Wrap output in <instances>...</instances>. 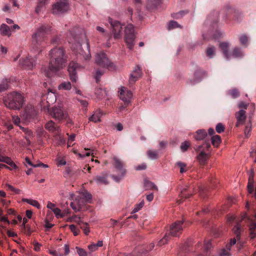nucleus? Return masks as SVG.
Returning a JSON list of instances; mask_svg holds the SVG:
<instances>
[{"label":"nucleus","mask_w":256,"mask_h":256,"mask_svg":"<svg viewBox=\"0 0 256 256\" xmlns=\"http://www.w3.org/2000/svg\"><path fill=\"white\" fill-rule=\"evenodd\" d=\"M76 135L74 134H72L70 136L68 139V146H70L72 142H73L74 140Z\"/></svg>","instance_id":"59"},{"label":"nucleus","mask_w":256,"mask_h":256,"mask_svg":"<svg viewBox=\"0 0 256 256\" xmlns=\"http://www.w3.org/2000/svg\"><path fill=\"white\" fill-rule=\"evenodd\" d=\"M0 162H5L14 168H16V164L12 161V160L9 157L2 156V157L0 159Z\"/></svg>","instance_id":"29"},{"label":"nucleus","mask_w":256,"mask_h":256,"mask_svg":"<svg viewBox=\"0 0 256 256\" xmlns=\"http://www.w3.org/2000/svg\"><path fill=\"white\" fill-rule=\"evenodd\" d=\"M170 237L168 233H166L164 236L162 238L158 243V246H162L167 243V242L170 240Z\"/></svg>","instance_id":"37"},{"label":"nucleus","mask_w":256,"mask_h":256,"mask_svg":"<svg viewBox=\"0 0 256 256\" xmlns=\"http://www.w3.org/2000/svg\"><path fill=\"white\" fill-rule=\"evenodd\" d=\"M142 76V70L138 66L134 68L132 72L130 74L128 80V84L133 85Z\"/></svg>","instance_id":"15"},{"label":"nucleus","mask_w":256,"mask_h":256,"mask_svg":"<svg viewBox=\"0 0 256 256\" xmlns=\"http://www.w3.org/2000/svg\"><path fill=\"white\" fill-rule=\"evenodd\" d=\"M50 114L54 118L60 121L66 120L68 117V113L62 103L52 107L50 110Z\"/></svg>","instance_id":"6"},{"label":"nucleus","mask_w":256,"mask_h":256,"mask_svg":"<svg viewBox=\"0 0 256 256\" xmlns=\"http://www.w3.org/2000/svg\"><path fill=\"white\" fill-rule=\"evenodd\" d=\"M51 32V26L48 25H42L38 28L32 37V44L36 48L42 44L47 34Z\"/></svg>","instance_id":"4"},{"label":"nucleus","mask_w":256,"mask_h":256,"mask_svg":"<svg viewBox=\"0 0 256 256\" xmlns=\"http://www.w3.org/2000/svg\"><path fill=\"white\" fill-rule=\"evenodd\" d=\"M206 136L207 132L203 129L198 130L194 136V138L196 140H204Z\"/></svg>","instance_id":"26"},{"label":"nucleus","mask_w":256,"mask_h":256,"mask_svg":"<svg viewBox=\"0 0 256 256\" xmlns=\"http://www.w3.org/2000/svg\"><path fill=\"white\" fill-rule=\"evenodd\" d=\"M182 221H178L174 223L170 228V236H178L182 233L184 226Z\"/></svg>","instance_id":"14"},{"label":"nucleus","mask_w":256,"mask_h":256,"mask_svg":"<svg viewBox=\"0 0 256 256\" xmlns=\"http://www.w3.org/2000/svg\"><path fill=\"white\" fill-rule=\"evenodd\" d=\"M120 98L125 103L130 102L132 96V92L124 86H122L119 90Z\"/></svg>","instance_id":"16"},{"label":"nucleus","mask_w":256,"mask_h":256,"mask_svg":"<svg viewBox=\"0 0 256 256\" xmlns=\"http://www.w3.org/2000/svg\"><path fill=\"white\" fill-rule=\"evenodd\" d=\"M60 42V38L58 36H55L51 40V44H58Z\"/></svg>","instance_id":"57"},{"label":"nucleus","mask_w":256,"mask_h":256,"mask_svg":"<svg viewBox=\"0 0 256 256\" xmlns=\"http://www.w3.org/2000/svg\"><path fill=\"white\" fill-rule=\"evenodd\" d=\"M85 200L83 198L78 196L75 200L70 203L72 208L76 212H78L82 210L85 204Z\"/></svg>","instance_id":"17"},{"label":"nucleus","mask_w":256,"mask_h":256,"mask_svg":"<svg viewBox=\"0 0 256 256\" xmlns=\"http://www.w3.org/2000/svg\"><path fill=\"white\" fill-rule=\"evenodd\" d=\"M84 68V66L78 64V63L74 62H71L68 68V70L69 72L70 78L71 81L73 82H76L78 80V75L76 71L80 70H82Z\"/></svg>","instance_id":"12"},{"label":"nucleus","mask_w":256,"mask_h":256,"mask_svg":"<svg viewBox=\"0 0 256 256\" xmlns=\"http://www.w3.org/2000/svg\"><path fill=\"white\" fill-rule=\"evenodd\" d=\"M69 4L67 0H59L52 6V12L54 14H61L68 12Z\"/></svg>","instance_id":"11"},{"label":"nucleus","mask_w":256,"mask_h":256,"mask_svg":"<svg viewBox=\"0 0 256 256\" xmlns=\"http://www.w3.org/2000/svg\"><path fill=\"white\" fill-rule=\"evenodd\" d=\"M108 22L110 24V30L114 38L116 40L120 39L122 36V24L112 18H108Z\"/></svg>","instance_id":"8"},{"label":"nucleus","mask_w":256,"mask_h":256,"mask_svg":"<svg viewBox=\"0 0 256 256\" xmlns=\"http://www.w3.org/2000/svg\"><path fill=\"white\" fill-rule=\"evenodd\" d=\"M52 212L58 218H63L64 216V215L61 212V210L58 208H54Z\"/></svg>","instance_id":"48"},{"label":"nucleus","mask_w":256,"mask_h":256,"mask_svg":"<svg viewBox=\"0 0 256 256\" xmlns=\"http://www.w3.org/2000/svg\"><path fill=\"white\" fill-rule=\"evenodd\" d=\"M11 28L5 24H2L0 26V32L2 36L10 37L12 35Z\"/></svg>","instance_id":"24"},{"label":"nucleus","mask_w":256,"mask_h":256,"mask_svg":"<svg viewBox=\"0 0 256 256\" xmlns=\"http://www.w3.org/2000/svg\"><path fill=\"white\" fill-rule=\"evenodd\" d=\"M244 55V54L242 49L236 47L233 50L231 56L234 58H241L243 57Z\"/></svg>","instance_id":"28"},{"label":"nucleus","mask_w":256,"mask_h":256,"mask_svg":"<svg viewBox=\"0 0 256 256\" xmlns=\"http://www.w3.org/2000/svg\"><path fill=\"white\" fill-rule=\"evenodd\" d=\"M240 43L242 45H243L245 46H248V38L246 34H242L240 36Z\"/></svg>","instance_id":"44"},{"label":"nucleus","mask_w":256,"mask_h":256,"mask_svg":"<svg viewBox=\"0 0 256 256\" xmlns=\"http://www.w3.org/2000/svg\"><path fill=\"white\" fill-rule=\"evenodd\" d=\"M188 12V11H187V10H186V11L182 10V11H180V12H176V13H174V14H172V18H174L178 19V18H182L184 14H187Z\"/></svg>","instance_id":"42"},{"label":"nucleus","mask_w":256,"mask_h":256,"mask_svg":"<svg viewBox=\"0 0 256 256\" xmlns=\"http://www.w3.org/2000/svg\"><path fill=\"white\" fill-rule=\"evenodd\" d=\"M250 237L252 238H256V222H252L250 226Z\"/></svg>","instance_id":"40"},{"label":"nucleus","mask_w":256,"mask_h":256,"mask_svg":"<svg viewBox=\"0 0 256 256\" xmlns=\"http://www.w3.org/2000/svg\"><path fill=\"white\" fill-rule=\"evenodd\" d=\"M8 82L6 80H3L0 84V92H2L8 88Z\"/></svg>","instance_id":"46"},{"label":"nucleus","mask_w":256,"mask_h":256,"mask_svg":"<svg viewBox=\"0 0 256 256\" xmlns=\"http://www.w3.org/2000/svg\"><path fill=\"white\" fill-rule=\"evenodd\" d=\"M94 180L98 184H107L108 182L107 178V174L102 173L100 175L97 176L94 179Z\"/></svg>","instance_id":"23"},{"label":"nucleus","mask_w":256,"mask_h":256,"mask_svg":"<svg viewBox=\"0 0 256 256\" xmlns=\"http://www.w3.org/2000/svg\"><path fill=\"white\" fill-rule=\"evenodd\" d=\"M216 53V48L214 46L208 47L206 50V54L210 58L214 57Z\"/></svg>","instance_id":"35"},{"label":"nucleus","mask_w":256,"mask_h":256,"mask_svg":"<svg viewBox=\"0 0 256 256\" xmlns=\"http://www.w3.org/2000/svg\"><path fill=\"white\" fill-rule=\"evenodd\" d=\"M70 37L69 43L71 44V48L74 52L82 56L84 60H88L91 58L90 54V44L88 40L84 46L85 50L82 47V42L86 36L83 33V30L76 28L73 31L70 32Z\"/></svg>","instance_id":"2"},{"label":"nucleus","mask_w":256,"mask_h":256,"mask_svg":"<svg viewBox=\"0 0 256 256\" xmlns=\"http://www.w3.org/2000/svg\"><path fill=\"white\" fill-rule=\"evenodd\" d=\"M70 229L73 232L74 236H76L78 234L80 230L76 229V226L74 224H71L69 226Z\"/></svg>","instance_id":"50"},{"label":"nucleus","mask_w":256,"mask_h":256,"mask_svg":"<svg viewBox=\"0 0 256 256\" xmlns=\"http://www.w3.org/2000/svg\"><path fill=\"white\" fill-rule=\"evenodd\" d=\"M88 249L92 251V252H94V251H96V250H98V248L97 247L96 245V244H92L88 246Z\"/></svg>","instance_id":"62"},{"label":"nucleus","mask_w":256,"mask_h":256,"mask_svg":"<svg viewBox=\"0 0 256 256\" xmlns=\"http://www.w3.org/2000/svg\"><path fill=\"white\" fill-rule=\"evenodd\" d=\"M212 144L215 146H218L220 142V137L218 135H216L211 138Z\"/></svg>","instance_id":"38"},{"label":"nucleus","mask_w":256,"mask_h":256,"mask_svg":"<svg viewBox=\"0 0 256 256\" xmlns=\"http://www.w3.org/2000/svg\"><path fill=\"white\" fill-rule=\"evenodd\" d=\"M11 4H6L2 8V10L4 12H10Z\"/></svg>","instance_id":"61"},{"label":"nucleus","mask_w":256,"mask_h":256,"mask_svg":"<svg viewBox=\"0 0 256 256\" xmlns=\"http://www.w3.org/2000/svg\"><path fill=\"white\" fill-rule=\"evenodd\" d=\"M114 168L120 172V174L116 176L112 174V178L116 182H120L124 176L126 170L124 168V164L118 158L114 157Z\"/></svg>","instance_id":"10"},{"label":"nucleus","mask_w":256,"mask_h":256,"mask_svg":"<svg viewBox=\"0 0 256 256\" xmlns=\"http://www.w3.org/2000/svg\"><path fill=\"white\" fill-rule=\"evenodd\" d=\"M176 28H181L180 26L175 21L171 20L168 25V29L170 30Z\"/></svg>","instance_id":"41"},{"label":"nucleus","mask_w":256,"mask_h":256,"mask_svg":"<svg viewBox=\"0 0 256 256\" xmlns=\"http://www.w3.org/2000/svg\"><path fill=\"white\" fill-rule=\"evenodd\" d=\"M80 196H82L85 200V202L88 201L92 198V195L90 194L87 192H84L80 193Z\"/></svg>","instance_id":"47"},{"label":"nucleus","mask_w":256,"mask_h":256,"mask_svg":"<svg viewBox=\"0 0 256 256\" xmlns=\"http://www.w3.org/2000/svg\"><path fill=\"white\" fill-rule=\"evenodd\" d=\"M50 253L53 256H62V254L59 252H57L56 250H50Z\"/></svg>","instance_id":"63"},{"label":"nucleus","mask_w":256,"mask_h":256,"mask_svg":"<svg viewBox=\"0 0 256 256\" xmlns=\"http://www.w3.org/2000/svg\"><path fill=\"white\" fill-rule=\"evenodd\" d=\"M57 165L58 166H62L66 164V160L64 156L62 154H58L56 158Z\"/></svg>","instance_id":"34"},{"label":"nucleus","mask_w":256,"mask_h":256,"mask_svg":"<svg viewBox=\"0 0 256 256\" xmlns=\"http://www.w3.org/2000/svg\"><path fill=\"white\" fill-rule=\"evenodd\" d=\"M56 94L52 92H48L46 96L47 102L50 104L56 102Z\"/></svg>","instance_id":"31"},{"label":"nucleus","mask_w":256,"mask_h":256,"mask_svg":"<svg viewBox=\"0 0 256 256\" xmlns=\"http://www.w3.org/2000/svg\"><path fill=\"white\" fill-rule=\"evenodd\" d=\"M211 245L212 244L210 241L208 240L206 242H205L204 244L205 249L207 250H209L211 248Z\"/></svg>","instance_id":"64"},{"label":"nucleus","mask_w":256,"mask_h":256,"mask_svg":"<svg viewBox=\"0 0 256 256\" xmlns=\"http://www.w3.org/2000/svg\"><path fill=\"white\" fill-rule=\"evenodd\" d=\"M147 155L148 158L151 160H156L158 158V152L153 150H148L147 152Z\"/></svg>","instance_id":"36"},{"label":"nucleus","mask_w":256,"mask_h":256,"mask_svg":"<svg viewBox=\"0 0 256 256\" xmlns=\"http://www.w3.org/2000/svg\"><path fill=\"white\" fill-rule=\"evenodd\" d=\"M104 72L102 70H98L96 72L95 78L96 82L100 81L101 76L104 74Z\"/></svg>","instance_id":"49"},{"label":"nucleus","mask_w":256,"mask_h":256,"mask_svg":"<svg viewBox=\"0 0 256 256\" xmlns=\"http://www.w3.org/2000/svg\"><path fill=\"white\" fill-rule=\"evenodd\" d=\"M72 88L71 83L68 81H64L58 86V89L62 90H70Z\"/></svg>","instance_id":"27"},{"label":"nucleus","mask_w":256,"mask_h":256,"mask_svg":"<svg viewBox=\"0 0 256 256\" xmlns=\"http://www.w3.org/2000/svg\"><path fill=\"white\" fill-rule=\"evenodd\" d=\"M48 57V68H42L46 75L49 78L59 76L60 70L65 67L66 64L67 56L65 50L62 47H55L49 52Z\"/></svg>","instance_id":"1"},{"label":"nucleus","mask_w":256,"mask_h":256,"mask_svg":"<svg viewBox=\"0 0 256 256\" xmlns=\"http://www.w3.org/2000/svg\"><path fill=\"white\" fill-rule=\"evenodd\" d=\"M102 116V112L100 110L94 111L93 114L89 118V120L94 122H100V118Z\"/></svg>","instance_id":"25"},{"label":"nucleus","mask_w":256,"mask_h":256,"mask_svg":"<svg viewBox=\"0 0 256 256\" xmlns=\"http://www.w3.org/2000/svg\"><path fill=\"white\" fill-rule=\"evenodd\" d=\"M95 62L100 66L106 68L108 70H113L116 69L115 64L111 62L106 54L102 52L96 54Z\"/></svg>","instance_id":"7"},{"label":"nucleus","mask_w":256,"mask_h":256,"mask_svg":"<svg viewBox=\"0 0 256 256\" xmlns=\"http://www.w3.org/2000/svg\"><path fill=\"white\" fill-rule=\"evenodd\" d=\"M234 232L235 233L236 238L238 239H240V226H236L234 228Z\"/></svg>","instance_id":"56"},{"label":"nucleus","mask_w":256,"mask_h":256,"mask_svg":"<svg viewBox=\"0 0 256 256\" xmlns=\"http://www.w3.org/2000/svg\"><path fill=\"white\" fill-rule=\"evenodd\" d=\"M22 201L24 202H26L28 204L38 208H40V204L36 200H32V199H28V198H22Z\"/></svg>","instance_id":"33"},{"label":"nucleus","mask_w":256,"mask_h":256,"mask_svg":"<svg viewBox=\"0 0 256 256\" xmlns=\"http://www.w3.org/2000/svg\"><path fill=\"white\" fill-rule=\"evenodd\" d=\"M228 94L232 96V97L234 98H236L239 96L240 93L236 88H234L231 90H230L228 92Z\"/></svg>","instance_id":"43"},{"label":"nucleus","mask_w":256,"mask_h":256,"mask_svg":"<svg viewBox=\"0 0 256 256\" xmlns=\"http://www.w3.org/2000/svg\"><path fill=\"white\" fill-rule=\"evenodd\" d=\"M190 146V142L189 141L186 140L181 144L180 148L182 152H185L188 150Z\"/></svg>","instance_id":"39"},{"label":"nucleus","mask_w":256,"mask_h":256,"mask_svg":"<svg viewBox=\"0 0 256 256\" xmlns=\"http://www.w3.org/2000/svg\"><path fill=\"white\" fill-rule=\"evenodd\" d=\"M81 228H82L84 230V232L86 235H88L90 232V228L88 226V224L84 223V226H81Z\"/></svg>","instance_id":"58"},{"label":"nucleus","mask_w":256,"mask_h":256,"mask_svg":"<svg viewBox=\"0 0 256 256\" xmlns=\"http://www.w3.org/2000/svg\"><path fill=\"white\" fill-rule=\"evenodd\" d=\"M144 202L142 201L139 204H136L132 210V213L134 214L138 212L144 206Z\"/></svg>","instance_id":"45"},{"label":"nucleus","mask_w":256,"mask_h":256,"mask_svg":"<svg viewBox=\"0 0 256 256\" xmlns=\"http://www.w3.org/2000/svg\"><path fill=\"white\" fill-rule=\"evenodd\" d=\"M176 165L180 168V172L183 173L184 172V168L186 167V164L185 163L178 162L176 163Z\"/></svg>","instance_id":"51"},{"label":"nucleus","mask_w":256,"mask_h":256,"mask_svg":"<svg viewBox=\"0 0 256 256\" xmlns=\"http://www.w3.org/2000/svg\"><path fill=\"white\" fill-rule=\"evenodd\" d=\"M210 144L209 140H206L201 145L196 146L194 148L197 153L196 158L199 163L204 164L210 156Z\"/></svg>","instance_id":"5"},{"label":"nucleus","mask_w":256,"mask_h":256,"mask_svg":"<svg viewBox=\"0 0 256 256\" xmlns=\"http://www.w3.org/2000/svg\"><path fill=\"white\" fill-rule=\"evenodd\" d=\"M251 127L252 125L250 123L248 124L246 126V128L244 130V135L246 138L248 137L250 135V133L251 131Z\"/></svg>","instance_id":"52"},{"label":"nucleus","mask_w":256,"mask_h":256,"mask_svg":"<svg viewBox=\"0 0 256 256\" xmlns=\"http://www.w3.org/2000/svg\"><path fill=\"white\" fill-rule=\"evenodd\" d=\"M85 150H88V152H86V154H78V155L82 158H83L85 156H94V154H96V151L94 150V149H90V148H84Z\"/></svg>","instance_id":"30"},{"label":"nucleus","mask_w":256,"mask_h":256,"mask_svg":"<svg viewBox=\"0 0 256 256\" xmlns=\"http://www.w3.org/2000/svg\"><path fill=\"white\" fill-rule=\"evenodd\" d=\"M45 128L50 132L52 133L54 136H58L60 134V127L56 124L52 120H50L45 124Z\"/></svg>","instance_id":"18"},{"label":"nucleus","mask_w":256,"mask_h":256,"mask_svg":"<svg viewBox=\"0 0 256 256\" xmlns=\"http://www.w3.org/2000/svg\"><path fill=\"white\" fill-rule=\"evenodd\" d=\"M36 57L28 56L20 60V65L25 69L32 70L36 65Z\"/></svg>","instance_id":"13"},{"label":"nucleus","mask_w":256,"mask_h":256,"mask_svg":"<svg viewBox=\"0 0 256 256\" xmlns=\"http://www.w3.org/2000/svg\"><path fill=\"white\" fill-rule=\"evenodd\" d=\"M216 130L217 132L220 134L224 131V127L222 124L218 123L216 126Z\"/></svg>","instance_id":"53"},{"label":"nucleus","mask_w":256,"mask_h":256,"mask_svg":"<svg viewBox=\"0 0 256 256\" xmlns=\"http://www.w3.org/2000/svg\"><path fill=\"white\" fill-rule=\"evenodd\" d=\"M146 168V165L145 163H142L140 165L135 167V170H144Z\"/></svg>","instance_id":"60"},{"label":"nucleus","mask_w":256,"mask_h":256,"mask_svg":"<svg viewBox=\"0 0 256 256\" xmlns=\"http://www.w3.org/2000/svg\"><path fill=\"white\" fill-rule=\"evenodd\" d=\"M124 41L128 48L130 50H132L134 44L135 32L134 26L132 24H128L124 28Z\"/></svg>","instance_id":"9"},{"label":"nucleus","mask_w":256,"mask_h":256,"mask_svg":"<svg viewBox=\"0 0 256 256\" xmlns=\"http://www.w3.org/2000/svg\"><path fill=\"white\" fill-rule=\"evenodd\" d=\"M3 101L6 107L12 110H20L24 104V98L17 92L8 94L4 97Z\"/></svg>","instance_id":"3"},{"label":"nucleus","mask_w":256,"mask_h":256,"mask_svg":"<svg viewBox=\"0 0 256 256\" xmlns=\"http://www.w3.org/2000/svg\"><path fill=\"white\" fill-rule=\"evenodd\" d=\"M20 128L24 133V136L26 140L28 145L30 146L31 144L30 139L34 136L32 132L26 128H24L22 126H20Z\"/></svg>","instance_id":"22"},{"label":"nucleus","mask_w":256,"mask_h":256,"mask_svg":"<svg viewBox=\"0 0 256 256\" xmlns=\"http://www.w3.org/2000/svg\"><path fill=\"white\" fill-rule=\"evenodd\" d=\"M77 252L79 256H87L86 253L84 250L82 248L76 247Z\"/></svg>","instance_id":"54"},{"label":"nucleus","mask_w":256,"mask_h":256,"mask_svg":"<svg viewBox=\"0 0 256 256\" xmlns=\"http://www.w3.org/2000/svg\"><path fill=\"white\" fill-rule=\"evenodd\" d=\"M230 44L228 42H222L220 44V48L222 52L224 58L228 60L231 58V54L229 52Z\"/></svg>","instance_id":"19"},{"label":"nucleus","mask_w":256,"mask_h":256,"mask_svg":"<svg viewBox=\"0 0 256 256\" xmlns=\"http://www.w3.org/2000/svg\"><path fill=\"white\" fill-rule=\"evenodd\" d=\"M219 20L218 14V12H214L210 14L206 20L204 24L206 25H213L216 24Z\"/></svg>","instance_id":"21"},{"label":"nucleus","mask_w":256,"mask_h":256,"mask_svg":"<svg viewBox=\"0 0 256 256\" xmlns=\"http://www.w3.org/2000/svg\"><path fill=\"white\" fill-rule=\"evenodd\" d=\"M12 120L16 125L18 126H19V124L20 123V120L18 116H12Z\"/></svg>","instance_id":"55"},{"label":"nucleus","mask_w":256,"mask_h":256,"mask_svg":"<svg viewBox=\"0 0 256 256\" xmlns=\"http://www.w3.org/2000/svg\"><path fill=\"white\" fill-rule=\"evenodd\" d=\"M191 245V242L190 241L186 242L184 246L182 248V251L180 252V256H185V254L189 251L192 252V250H188V248Z\"/></svg>","instance_id":"32"},{"label":"nucleus","mask_w":256,"mask_h":256,"mask_svg":"<svg viewBox=\"0 0 256 256\" xmlns=\"http://www.w3.org/2000/svg\"><path fill=\"white\" fill-rule=\"evenodd\" d=\"M246 111L244 110H240L236 113V118L237 120L236 125V127H238L240 124H244L246 118Z\"/></svg>","instance_id":"20"}]
</instances>
